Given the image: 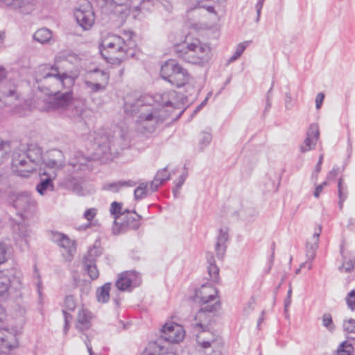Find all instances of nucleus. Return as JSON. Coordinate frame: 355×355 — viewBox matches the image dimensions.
I'll list each match as a JSON object with an SVG mask.
<instances>
[{"label": "nucleus", "instance_id": "8", "mask_svg": "<svg viewBox=\"0 0 355 355\" xmlns=\"http://www.w3.org/2000/svg\"><path fill=\"white\" fill-rule=\"evenodd\" d=\"M74 17L77 23L85 31L90 29L94 23V13L88 2L75 10Z\"/></svg>", "mask_w": 355, "mask_h": 355}, {"label": "nucleus", "instance_id": "38", "mask_svg": "<svg viewBox=\"0 0 355 355\" xmlns=\"http://www.w3.org/2000/svg\"><path fill=\"white\" fill-rule=\"evenodd\" d=\"M102 254V250L100 248H97L96 246H94L92 248H91L87 254L84 257L83 261H92L93 263H96V259L101 256Z\"/></svg>", "mask_w": 355, "mask_h": 355}, {"label": "nucleus", "instance_id": "18", "mask_svg": "<svg viewBox=\"0 0 355 355\" xmlns=\"http://www.w3.org/2000/svg\"><path fill=\"white\" fill-rule=\"evenodd\" d=\"M25 152L27 155L28 163L33 168V171H35L36 166L39 165L42 159V148L37 144H30L26 147L25 146Z\"/></svg>", "mask_w": 355, "mask_h": 355}, {"label": "nucleus", "instance_id": "39", "mask_svg": "<svg viewBox=\"0 0 355 355\" xmlns=\"http://www.w3.org/2000/svg\"><path fill=\"white\" fill-rule=\"evenodd\" d=\"M148 184L147 183H141L139 186L135 190L134 195L135 200L142 199L147 196Z\"/></svg>", "mask_w": 355, "mask_h": 355}, {"label": "nucleus", "instance_id": "61", "mask_svg": "<svg viewBox=\"0 0 355 355\" xmlns=\"http://www.w3.org/2000/svg\"><path fill=\"white\" fill-rule=\"evenodd\" d=\"M339 173V168L338 167H334L331 171H329L327 175V179L331 180L332 178H336Z\"/></svg>", "mask_w": 355, "mask_h": 355}, {"label": "nucleus", "instance_id": "41", "mask_svg": "<svg viewBox=\"0 0 355 355\" xmlns=\"http://www.w3.org/2000/svg\"><path fill=\"white\" fill-rule=\"evenodd\" d=\"M250 42V41H245L242 43H240L237 46L234 55L230 58L229 62H232L237 60L241 55V54L245 51V49H246Z\"/></svg>", "mask_w": 355, "mask_h": 355}, {"label": "nucleus", "instance_id": "5", "mask_svg": "<svg viewBox=\"0 0 355 355\" xmlns=\"http://www.w3.org/2000/svg\"><path fill=\"white\" fill-rule=\"evenodd\" d=\"M51 69V72L45 73L38 81L42 85H48V89L52 94L56 91H60V89L70 88L73 85L74 80L72 77L66 73L60 74L58 67H52Z\"/></svg>", "mask_w": 355, "mask_h": 355}, {"label": "nucleus", "instance_id": "4", "mask_svg": "<svg viewBox=\"0 0 355 355\" xmlns=\"http://www.w3.org/2000/svg\"><path fill=\"white\" fill-rule=\"evenodd\" d=\"M175 51L178 57L192 64H202L210 59L209 47L202 45L198 42L178 45Z\"/></svg>", "mask_w": 355, "mask_h": 355}, {"label": "nucleus", "instance_id": "21", "mask_svg": "<svg viewBox=\"0 0 355 355\" xmlns=\"http://www.w3.org/2000/svg\"><path fill=\"white\" fill-rule=\"evenodd\" d=\"M340 254L343 257V263L339 267V270L340 271L343 270L345 272H350L355 268V252L345 253L343 245H341Z\"/></svg>", "mask_w": 355, "mask_h": 355}, {"label": "nucleus", "instance_id": "37", "mask_svg": "<svg viewBox=\"0 0 355 355\" xmlns=\"http://www.w3.org/2000/svg\"><path fill=\"white\" fill-rule=\"evenodd\" d=\"M13 231L19 238L26 239L28 236L27 226L24 223H17L13 226ZM26 241V240H25Z\"/></svg>", "mask_w": 355, "mask_h": 355}, {"label": "nucleus", "instance_id": "14", "mask_svg": "<svg viewBox=\"0 0 355 355\" xmlns=\"http://www.w3.org/2000/svg\"><path fill=\"white\" fill-rule=\"evenodd\" d=\"M140 282L141 278L137 272L125 271L120 275L115 285L119 290L125 291L128 290L132 284L137 286Z\"/></svg>", "mask_w": 355, "mask_h": 355}, {"label": "nucleus", "instance_id": "51", "mask_svg": "<svg viewBox=\"0 0 355 355\" xmlns=\"http://www.w3.org/2000/svg\"><path fill=\"white\" fill-rule=\"evenodd\" d=\"M121 203H119L117 202H113L112 204H111V207H110V213L114 216V218L116 216H118L119 215H120L121 214Z\"/></svg>", "mask_w": 355, "mask_h": 355}, {"label": "nucleus", "instance_id": "19", "mask_svg": "<svg viewBox=\"0 0 355 355\" xmlns=\"http://www.w3.org/2000/svg\"><path fill=\"white\" fill-rule=\"evenodd\" d=\"M218 291L212 286L202 285L196 291L195 298L199 299L200 303L211 302L217 298Z\"/></svg>", "mask_w": 355, "mask_h": 355}, {"label": "nucleus", "instance_id": "35", "mask_svg": "<svg viewBox=\"0 0 355 355\" xmlns=\"http://www.w3.org/2000/svg\"><path fill=\"white\" fill-rule=\"evenodd\" d=\"M59 246L64 248L69 255L71 257L76 252L75 242L71 240L67 235L64 236V238L60 243Z\"/></svg>", "mask_w": 355, "mask_h": 355}, {"label": "nucleus", "instance_id": "45", "mask_svg": "<svg viewBox=\"0 0 355 355\" xmlns=\"http://www.w3.org/2000/svg\"><path fill=\"white\" fill-rule=\"evenodd\" d=\"M343 327L345 331L355 334V319L350 318L344 320Z\"/></svg>", "mask_w": 355, "mask_h": 355}, {"label": "nucleus", "instance_id": "63", "mask_svg": "<svg viewBox=\"0 0 355 355\" xmlns=\"http://www.w3.org/2000/svg\"><path fill=\"white\" fill-rule=\"evenodd\" d=\"M207 263L209 265L215 264L214 255L211 252H207L206 255Z\"/></svg>", "mask_w": 355, "mask_h": 355}, {"label": "nucleus", "instance_id": "6", "mask_svg": "<svg viewBox=\"0 0 355 355\" xmlns=\"http://www.w3.org/2000/svg\"><path fill=\"white\" fill-rule=\"evenodd\" d=\"M11 166L13 173L22 178H28L33 172V168L28 163L24 145H20L14 150Z\"/></svg>", "mask_w": 355, "mask_h": 355}, {"label": "nucleus", "instance_id": "44", "mask_svg": "<svg viewBox=\"0 0 355 355\" xmlns=\"http://www.w3.org/2000/svg\"><path fill=\"white\" fill-rule=\"evenodd\" d=\"M207 270L210 279L213 282H217L219 279V268L218 266L216 264L209 265L207 268Z\"/></svg>", "mask_w": 355, "mask_h": 355}, {"label": "nucleus", "instance_id": "12", "mask_svg": "<svg viewBox=\"0 0 355 355\" xmlns=\"http://www.w3.org/2000/svg\"><path fill=\"white\" fill-rule=\"evenodd\" d=\"M10 204L19 211H26L34 205V200L28 191L12 192L9 195Z\"/></svg>", "mask_w": 355, "mask_h": 355}, {"label": "nucleus", "instance_id": "58", "mask_svg": "<svg viewBox=\"0 0 355 355\" xmlns=\"http://www.w3.org/2000/svg\"><path fill=\"white\" fill-rule=\"evenodd\" d=\"M162 184L158 179L154 178L153 180L150 182V189L152 192H155L157 190L159 187Z\"/></svg>", "mask_w": 355, "mask_h": 355}, {"label": "nucleus", "instance_id": "24", "mask_svg": "<svg viewBox=\"0 0 355 355\" xmlns=\"http://www.w3.org/2000/svg\"><path fill=\"white\" fill-rule=\"evenodd\" d=\"M17 340L15 335L7 329H0V348L11 349L16 347Z\"/></svg>", "mask_w": 355, "mask_h": 355}, {"label": "nucleus", "instance_id": "26", "mask_svg": "<svg viewBox=\"0 0 355 355\" xmlns=\"http://www.w3.org/2000/svg\"><path fill=\"white\" fill-rule=\"evenodd\" d=\"M179 69L173 74L172 79L169 82L177 87L185 85L189 80V75L187 71L181 66H180Z\"/></svg>", "mask_w": 355, "mask_h": 355}, {"label": "nucleus", "instance_id": "25", "mask_svg": "<svg viewBox=\"0 0 355 355\" xmlns=\"http://www.w3.org/2000/svg\"><path fill=\"white\" fill-rule=\"evenodd\" d=\"M86 80L91 81L96 83H102L107 85L109 80V75L104 71L98 69L89 71L85 75Z\"/></svg>", "mask_w": 355, "mask_h": 355}, {"label": "nucleus", "instance_id": "20", "mask_svg": "<svg viewBox=\"0 0 355 355\" xmlns=\"http://www.w3.org/2000/svg\"><path fill=\"white\" fill-rule=\"evenodd\" d=\"M229 239L227 228H220L217 237L215 250L218 258L222 259L226 251V243Z\"/></svg>", "mask_w": 355, "mask_h": 355}, {"label": "nucleus", "instance_id": "30", "mask_svg": "<svg viewBox=\"0 0 355 355\" xmlns=\"http://www.w3.org/2000/svg\"><path fill=\"white\" fill-rule=\"evenodd\" d=\"M210 303L211 302L201 303V308L198 311V317H200L202 315H205V313H214L218 311L220 307L219 300H216L213 304Z\"/></svg>", "mask_w": 355, "mask_h": 355}, {"label": "nucleus", "instance_id": "50", "mask_svg": "<svg viewBox=\"0 0 355 355\" xmlns=\"http://www.w3.org/2000/svg\"><path fill=\"white\" fill-rule=\"evenodd\" d=\"M64 306L67 310L73 311L76 309V304L72 295H68L65 298Z\"/></svg>", "mask_w": 355, "mask_h": 355}, {"label": "nucleus", "instance_id": "34", "mask_svg": "<svg viewBox=\"0 0 355 355\" xmlns=\"http://www.w3.org/2000/svg\"><path fill=\"white\" fill-rule=\"evenodd\" d=\"M162 350L163 347L160 345L158 341L150 342L141 355H161Z\"/></svg>", "mask_w": 355, "mask_h": 355}, {"label": "nucleus", "instance_id": "27", "mask_svg": "<svg viewBox=\"0 0 355 355\" xmlns=\"http://www.w3.org/2000/svg\"><path fill=\"white\" fill-rule=\"evenodd\" d=\"M110 6L115 14H123L132 6L130 0H111Z\"/></svg>", "mask_w": 355, "mask_h": 355}, {"label": "nucleus", "instance_id": "13", "mask_svg": "<svg viewBox=\"0 0 355 355\" xmlns=\"http://www.w3.org/2000/svg\"><path fill=\"white\" fill-rule=\"evenodd\" d=\"M177 97L178 94L175 91L171 90L164 92L156 96L155 101L158 105H153L155 108L163 109L168 114V116L171 110L175 107V105L178 103Z\"/></svg>", "mask_w": 355, "mask_h": 355}, {"label": "nucleus", "instance_id": "40", "mask_svg": "<svg viewBox=\"0 0 355 355\" xmlns=\"http://www.w3.org/2000/svg\"><path fill=\"white\" fill-rule=\"evenodd\" d=\"M9 256L8 246L6 243L0 242V266L8 260Z\"/></svg>", "mask_w": 355, "mask_h": 355}, {"label": "nucleus", "instance_id": "47", "mask_svg": "<svg viewBox=\"0 0 355 355\" xmlns=\"http://www.w3.org/2000/svg\"><path fill=\"white\" fill-rule=\"evenodd\" d=\"M346 303L348 308L352 310H355V288L352 290L345 297Z\"/></svg>", "mask_w": 355, "mask_h": 355}, {"label": "nucleus", "instance_id": "59", "mask_svg": "<svg viewBox=\"0 0 355 355\" xmlns=\"http://www.w3.org/2000/svg\"><path fill=\"white\" fill-rule=\"evenodd\" d=\"M324 98V95L322 93H318L317 94L315 98V107L317 110H319L321 107Z\"/></svg>", "mask_w": 355, "mask_h": 355}, {"label": "nucleus", "instance_id": "60", "mask_svg": "<svg viewBox=\"0 0 355 355\" xmlns=\"http://www.w3.org/2000/svg\"><path fill=\"white\" fill-rule=\"evenodd\" d=\"M264 1L265 0H258L257 3L256 4V9H257V21H259V20L261 11Z\"/></svg>", "mask_w": 355, "mask_h": 355}, {"label": "nucleus", "instance_id": "55", "mask_svg": "<svg viewBox=\"0 0 355 355\" xmlns=\"http://www.w3.org/2000/svg\"><path fill=\"white\" fill-rule=\"evenodd\" d=\"M64 316V333L66 334L69 329V322L72 319V315L67 312V310L64 309L62 311Z\"/></svg>", "mask_w": 355, "mask_h": 355}, {"label": "nucleus", "instance_id": "49", "mask_svg": "<svg viewBox=\"0 0 355 355\" xmlns=\"http://www.w3.org/2000/svg\"><path fill=\"white\" fill-rule=\"evenodd\" d=\"M187 177V172L183 173L181 176H180L179 179H178V182L177 183H175V186L173 189L174 196L175 198L177 197V196L179 193V191H180L181 187L182 186V184H184Z\"/></svg>", "mask_w": 355, "mask_h": 355}, {"label": "nucleus", "instance_id": "57", "mask_svg": "<svg viewBox=\"0 0 355 355\" xmlns=\"http://www.w3.org/2000/svg\"><path fill=\"white\" fill-rule=\"evenodd\" d=\"M44 164L49 168H54L59 166L58 161L55 159H48L44 162Z\"/></svg>", "mask_w": 355, "mask_h": 355}, {"label": "nucleus", "instance_id": "54", "mask_svg": "<svg viewBox=\"0 0 355 355\" xmlns=\"http://www.w3.org/2000/svg\"><path fill=\"white\" fill-rule=\"evenodd\" d=\"M207 313H205V315H202L200 317H198V311L197 312V313L195 316V320L198 321L196 323V325L198 327L202 328V327H203L202 322H206V321L209 320V318L207 315Z\"/></svg>", "mask_w": 355, "mask_h": 355}, {"label": "nucleus", "instance_id": "33", "mask_svg": "<svg viewBox=\"0 0 355 355\" xmlns=\"http://www.w3.org/2000/svg\"><path fill=\"white\" fill-rule=\"evenodd\" d=\"M83 266L85 271L87 272L92 279H96L98 277L99 272L96 263H93L91 260L84 261Z\"/></svg>", "mask_w": 355, "mask_h": 355}, {"label": "nucleus", "instance_id": "15", "mask_svg": "<svg viewBox=\"0 0 355 355\" xmlns=\"http://www.w3.org/2000/svg\"><path fill=\"white\" fill-rule=\"evenodd\" d=\"M319 136L320 130L318 125L316 123L311 124L307 131L306 137L304 141V144L300 146L301 152L305 153L313 149L319 139Z\"/></svg>", "mask_w": 355, "mask_h": 355}, {"label": "nucleus", "instance_id": "53", "mask_svg": "<svg viewBox=\"0 0 355 355\" xmlns=\"http://www.w3.org/2000/svg\"><path fill=\"white\" fill-rule=\"evenodd\" d=\"M51 240L54 243H57L58 245H59L60 243L61 242V241L62 240V239L64 238V236L65 235L62 233H60V232H54V231H51Z\"/></svg>", "mask_w": 355, "mask_h": 355}, {"label": "nucleus", "instance_id": "62", "mask_svg": "<svg viewBox=\"0 0 355 355\" xmlns=\"http://www.w3.org/2000/svg\"><path fill=\"white\" fill-rule=\"evenodd\" d=\"M291 101H292V97H291V94L286 93V99H285V106L287 110L291 109V107H292Z\"/></svg>", "mask_w": 355, "mask_h": 355}, {"label": "nucleus", "instance_id": "17", "mask_svg": "<svg viewBox=\"0 0 355 355\" xmlns=\"http://www.w3.org/2000/svg\"><path fill=\"white\" fill-rule=\"evenodd\" d=\"M322 232V226L318 225L315 227L314 232L311 239L308 240L306 245V256L307 259L312 261L315 257V252L318 248V242L320 234Z\"/></svg>", "mask_w": 355, "mask_h": 355}, {"label": "nucleus", "instance_id": "31", "mask_svg": "<svg viewBox=\"0 0 355 355\" xmlns=\"http://www.w3.org/2000/svg\"><path fill=\"white\" fill-rule=\"evenodd\" d=\"M51 37V31L46 28L38 29L33 35L34 40L41 44L49 42Z\"/></svg>", "mask_w": 355, "mask_h": 355}, {"label": "nucleus", "instance_id": "36", "mask_svg": "<svg viewBox=\"0 0 355 355\" xmlns=\"http://www.w3.org/2000/svg\"><path fill=\"white\" fill-rule=\"evenodd\" d=\"M84 84L86 89H89V92L92 94L103 92L106 88L105 85L102 83H92L86 80H84Z\"/></svg>", "mask_w": 355, "mask_h": 355}, {"label": "nucleus", "instance_id": "23", "mask_svg": "<svg viewBox=\"0 0 355 355\" xmlns=\"http://www.w3.org/2000/svg\"><path fill=\"white\" fill-rule=\"evenodd\" d=\"M180 64L174 60H167L161 67L160 75L162 78L168 82L172 79V76L177 70H180Z\"/></svg>", "mask_w": 355, "mask_h": 355}, {"label": "nucleus", "instance_id": "52", "mask_svg": "<svg viewBox=\"0 0 355 355\" xmlns=\"http://www.w3.org/2000/svg\"><path fill=\"white\" fill-rule=\"evenodd\" d=\"M211 141V135L209 133H202V137L199 141V144L200 146L201 149H203L204 147L207 146L210 141Z\"/></svg>", "mask_w": 355, "mask_h": 355}, {"label": "nucleus", "instance_id": "32", "mask_svg": "<svg viewBox=\"0 0 355 355\" xmlns=\"http://www.w3.org/2000/svg\"><path fill=\"white\" fill-rule=\"evenodd\" d=\"M354 344L350 343L349 340H345L341 343L337 350V355H354Z\"/></svg>", "mask_w": 355, "mask_h": 355}, {"label": "nucleus", "instance_id": "29", "mask_svg": "<svg viewBox=\"0 0 355 355\" xmlns=\"http://www.w3.org/2000/svg\"><path fill=\"white\" fill-rule=\"evenodd\" d=\"M112 284L110 282L105 283L96 290V299L98 302L106 303L110 300V291Z\"/></svg>", "mask_w": 355, "mask_h": 355}, {"label": "nucleus", "instance_id": "11", "mask_svg": "<svg viewBox=\"0 0 355 355\" xmlns=\"http://www.w3.org/2000/svg\"><path fill=\"white\" fill-rule=\"evenodd\" d=\"M72 92L70 90L64 93H61L60 91L55 92L46 103L48 110L67 109L72 102Z\"/></svg>", "mask_w": 355, "mask_h": 355}, {"label": "nucleus", "instance_id": "56", "mask_svg": "<svg viewBox=\"0 0 355 355\" xmlns=\"http://www.w3.org/2000/svg\"><path fill=\"white\" fill-rule=\"evenodd\" d=\"M96 214V209L94 208H91L87 210L84 214V217L85 219H87L88 221H91L94 217Z\"/></svg>", "mask_w": 355, "mask_h": 355}, {"label": "nucleus", "instance_id": "28", "mask_svg": "<svg viewBox=\"0 0 355 355\" xmlns=\"http://www.w3.org/2000/svg\"><path fill=\"white\" fill-rule=\"evenodd\" d=\"M135 182L132 180L128 181H117L114 182L105 183L103 186V189L106 191H112L113 192H118L119 189L124 187H134L135 186Z\"/></svg>", "mask_w": 355, "mask_h": 355}, {"label": "nucleus", "instance_id": "2", "mask_svg": "<svg viewBox=\"0 0 355 355\" xmlns=\"http://www.w3.org/2000/svg\"><path fill=\"white\" fill-rule=\"evenodd\" d=\"M94 144L96 146V153L98 155H116L121 150L128 146V140L126 132L121 128L115 130L112 135L99 130L95 133Z\"/></svg>", "mask_w": 355, "mask_h": 355}, {"label": "nucleus", "instance_id": "43", "mask_svg": "<svg viewBox=\"0 0 355 355\" xmlns=\"http://www.w3.org/2000/svg\"><path fill=\"white\" fill-rule=\"evenodd\" d=\"M338 205L339 209H342L343 207V202L347 199L348 192H347V186L343 187H338Z\"/></svg>", "mask_w": 355, "mask_h": 355}, {"label": "nucleus", "instance_id": "1", "mask_svg": "<svg viewBox=\"0 0 355 355\" xmlns=\"http://www.w3.org/2000/svg\"><path fill=\"white\" fill-rule=\"evenodd\" d=\"M153 102V98L146 95H128L125 98L124 111L130 116L138 115L137 128L141 132H154L157 125L168 118V114L163 109L155 108Z\"/></svg>", "mask_w": 355, "mask_h": 355}, {"label": "nucleus", "instance_id": "46", "mask_svg": "<svg viewBox=\"0 0 355 355\" xmlns=\"http://www.w3.org/2000/svg\"><path fill=\"white\" fill-rule=\"evenodd\" d=\"M10 142L9 141H1L0 142V164L3 163L6 159L7 153L10 150Z\"/></svg>", "mask_w": 355, "mask_h": 355}, {"label": "nucleus", "instance_id": "16", "mask_svg": "<svg viewBox=\"0 0 355 355\" xmlns=\"http://www.w3.org/2000/svg\"><path fill=\"white\" fill-rule=\"evenodd\" d=\"M40 182L36 186V191L42 196H44L49 191H53L54 185L53 180L55 178L56 174L54 171L46 172L44 171L40 173Z\"/></svg>", "mask_w": 355, "mask_h": 355}, {"label": "nucleus", "instance_id": "64", "mask_svg": "<svg viewBox=\"0 0 355 355\" xmlns=\"http://www.w3.org/2000/svg\"><path fill=\"white\" fill-rule=\"evenodd\" d=\"M323 187H322V185H318L315 188V190L314 191V193H313V196L315 197V198H319L320 196V193L322 192V191L323 190Z\"/></svg>", "mask_w": 355, "mask_h": 355}, {"label": "nucleus", "instance_id": "3", "mask_svg": "<svg viewBox=\"0 0 355 355\" xmlns=\"http://www.w3.org/2000/svg\"><path fill=\"white\" fill-rule=\"evenodd\" d=\"M134 46L135 44L130 39L125 41L121 36L111 35L103 40L100 45V51L102 56L105 59L107 58V56L105 54V51H107L111 53H119L121 55L119 59L122 60L135 56L136 53L133 49Z\"/></svg>", "mask_w": 355, "mask_h": 355}, {"label": "nucleus", "instance_id": "48", "mask_svg": "<svg viewBox=\"0 0 355 355\" xmlns=\"http://www.w3.org/2000/svg\"><path fill=\"white\" fill-rule=\"evenodd\" d=\"M155 179L160 180L161 183L163 184L165 181L170 179V174L167 172L166 167L157 171Z\"/></svg>", "mask_w": 355, "mask_h": 355}, {"label": "nucleus", "instance_id": "10", "mask_svg": "<svg viewBox=\"0 0 355 355\" xmlns=\"http://www.w3.org/2000/svg\"><path fill=\"white\" fill-rule=\"evenodd\" d=\"M184 336L183 327L175 322L165 324L162 329L161 337L168 343H178L184 339Z\"/></svg>", "mask_w": 355, "mask_h": 355}, {"label": "nucleus", "instance_id": "7", "mask_svg": "<svg viewBox=\"0 0 355 355\" xmlns=\"http://www.w3.org/2000/svg\"><path fill=\"white\" fill-rule=\"evenodd\" d=\"M141 218V216L138 214H137V218L132 216H124V214L116 216L112 227L113 234L117 235L128 230H137L140 227L139 220Z\"/></svg>", "mask_w": 355, "mask_h": 355}, {"label": "nucleus", "instance_id": "22", "mask_svg": "<svg viewBox=\"0 0 355 355\" xmlns=\"http://www.w3.org/2000/svg\"><path fill=\"white\" fill-rule=\"evenodd\" d=\"M92 313L86 309L79 310L76 327L80 331L87 330L91 327Z\"/></svg>", "mask_w": 355, "mask_h": 355}, {"label": "nucleus", "instance_id": "9", "mask_svg": "<svg viewBox=\"0 0 355 355\" xmlns=\"http://www.w3.org/2000/svg\"><path fill=\"white\" fill-rule=\"evenodd\" d=\"M21 279L12 271L0 272V297H8L11 288H18Z\"/></svg>", "mask_w": 355, "mask_h": 355}, {"label": "nucleus", "instance_id": "42", "mask_svg": "<svg viewBox=\"0 0 355 355\" xmlns=\"http://www.w3.org/2000/svg\"><path fill=\"white\" fill-rule=\"evenodd\" d=\"M322 325L325 327L329 331H332L335 329V326L333 323L331 315L329 313H326L322 315Z\"/></svg>", "mask_w": 355, "mask_h": 355}]
</instances>
